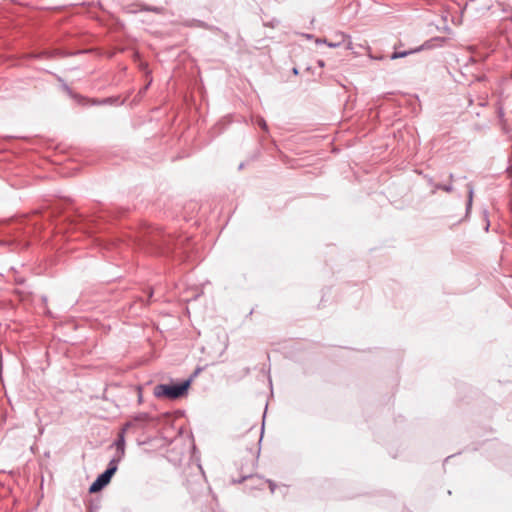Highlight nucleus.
<instances>
[{
  "mask_svg": "<svg viewBox=\"0 0 512 512\" xmlns=\"http://www.w3.org/2000/svg\"><path fill=\"white\" fill-rule=\"evenodd\" d=\"M190 384L191 379L175 385L159 384L154 388V395L158 398L177 399L186 394Z\"/></svg>",
  "mask_w": 512,
  "mask_h": 512,
  "instance_id": "obj_1",
  "label": "nucleus"
},
{
  "mask_svg": "<svg viewBox=\"0 0 512 512\" xmlns=\"http://www.w3.org/2000/svg\"><path fill=\"white\" fill-rule=\"evenodd\" d=\"M120 459L113 458L109 464L107 469L100 474L97 479L91 484L89 488L90 493H96L103 489L111 480L112 476L115 474V472L118 469V463Z\"/></svg>",
  "mask_w": 512,
  "mask_h": 512,
  "instance_id": "obj_2",
  "label": "nucleus"
},
{
  "mask_svg": "<svg viewBox=\"0 0 512 512\" xmlns=\"http://www.w3.org/2000/svg\"><path fill=\"white\" fill-rule=\"evenodd\" d=\"M422 49H423V46H419V47H416L414 49H410V50H407V51H394L393 54L391 55V59L403 58V57H406V56H408L410 54L419 52Z\"/></svg>",
  "mask_w": 512,
  "mask_h": 512,
  "instance_id": "obj_3",
  "label": "nucleus"
},
{
  "mask_svg": "<svg viewBox=\"0 0 512 512\" xmlns=\"http://www.w3.org/2000/svg\"><path fill=\"white\" fill-rule=\"evenodd\" d=\"M251 479H256V481L259 483V486L260 487H263L268 484L269 486V489L271 491V493H274L275 492V489H276V484L271 481V480H264L263 478H261L260 476H252L250 477Z\"/></svg>",
  "mask_w": 512,
  "mask_h": 512,
  "instance_id": "obj_4",
  "label": "nucleus"
},
{
  "mask_svg": "<svg viewBox=\"0 0 512 512\" xmlns=\"http://www.w3.org/2000/svg\"><path fill=\"white\" fill-rule=\"evenodd\" d=\"M130 426H131V423H130V422H128V423H126V424H125V426H124V428H123L122 432L119 434V437H118V439H117V441H116V443H115V444H116V446H117V448L121 450L122 454L124 453V431H125L128 427H130Z\"/></svg>",
  "mask_w": 512,
  "mask_h": 512,
  "instance_id": "obj_5",
  "label": "nucleus"
},
{
  "mask_svg": "<svg viewBox=\"0 0 512 512\" xmlns=\"http://www.w3.org/2000/svg\"><path fill=\"white\" fill-rule=\"evenodd\" d=\"M140 11H147V12H153L156 14H160L162 12V8L157 6H150L146 4H139L138 5Z\"/></svg>",
  "mask_w": 512,
  "mask_h": 512,
  "instance_id": "obj_6",
  "label": "nucleus"
},
{
  "mask_svg": "<svg viewBox=\"0 0 512 512\" xmlns=\"http://www.w3.org/2000/svg\"><path fill=\"white\" fill-rule=\"evenodd\" d=\"M184 25L187 27H199V28H205V29L208 28V25L205 22H203L201 20H195V19L186 21Z\"/></svg>",
  "mask_w": 512,
  "mask_h": 512,
  "instance_id": "obj_7",
  "label": "nucleus"
},
{
  "mask_svg": "<svg viewBox=\"0 0 512 512\" xmlns=\"http://www.w3.org/2000/svg\"><path fill=\"white\" fill-rule=\"evenodd\" d=\"M253 475H244L242 476L240 479H238L236 482L237 483H242L246 480H250L253 482V484L250 486V488H258V489H263V487H260L259 486V483L256 481V479H251L250 477H252Z\"/></svg>",
  "mask_w": 512,
  "mask_h": 512,
  "instance_id": "obj_8",
  "label": "nucleus"
},
{
  "mask_svg": "<svg viewBox=\"0 0 512 512\" xmlns=\"http://www.w3.org/2000/svg\"><path fill=\"white\" fill-rule=\"evenodd\" d=\"M150 420V416L148 413H139L133 417V421L135 422H147Z\"/></svg>",
  "mask_w": 512,
  "mask_h": 512,
  "instance_id": "obj_9",
  "label": "nucleus"
},
{
  "mask_svg": "<svg viewBox=\"0 0 512 512\" xmlns=\"http://www.w3.org/2000/svg\"><path fill=\"white\" fill-rule=\"evenodd\" d=\"M467 188H468V203H467V207L469 208L472 205L474 189H473V185L472 184H468Z\"/></svg>",
  "mask_w": 512,
  "mask_h": 512,
  "instance_id": "obj_10",
  "label": "nucleus"
},
{
  "mask_svg": "<svg viewBox=\"0 0 512 512\" xmlns=\"http://www.w3.org/2000/svg\"><path fill=\"white\" fill-rule=\"evenodd\" d=\"M256 123L264 131L268 130L267 123H266V121L263 118H258Z\"/></svg>",
  "mask_w": 512,
  "mask_h": 512,
  "instance_id": "obj_11",
  "label": "nucleus"
},
{
  "mask_svg": "<svg viewBox=\"0 0 512 512\" xmlns=\"http://www.w3.org/2000/svg\"><path fill=\"white\" fill-rule=\"evenodd\" d=\"M441 190L447 193H451L454 190V188L452 183L449 182L448 184H443Z\"/></svg>",
  "mask_w": 512,
  "mask_h": 512,
  "instance_id": "obj_12",
  "label": "nucleus"
},
{
  "mask_svg": "<svg viewBox=\"0 0 512 512\" xmlns=\"http://www.w3.org/2000/svg\"><path fill=\"white\" fill-rule=\"evenodd\" d=\"M429 183L433 184L435 190H441V187L443 185V184H440V183H433L431 178L429 179Z\"/></svg>",
  "mask_w": 512,
  "mask_h": 512,
  "instance_id": "obj_13",
  "label": "nucleus"
},
{
  "mask_svg": "<svg viewBox=\"0 0 512 512\" xmlns=\"http://www.w3.org/2000/svg\"><path fill=\"white\" fill-rule=\"evenodd\" d=\"M200 371H201V368H200V367H198V368L194 371V373L191 375V377H190L189 379H191V380H192L194 377H196V376L200 373Z\"/></svg>",
  "mask_w": 512,
  "mask_h": 512,
  "instance_id": "obj_14",
  "label": "nucleus"
},
{
  "mask_svg": "<svg viewBox=\"0 0 512 512\" xmlns=\"http://www.w3.org/2000/svg\"><path fill=\"white\" fill-rule=\"evenodd\" d=\"M346 49H348V50L352 49V42L350 39L346 43Z\"/></svg>",
  "mask_w": 512,
  "mask_h": 512,
  "instance_id": "obj_15",
  "label": "nucleus"
},
{
  "mask_svg": "<svg viewBox=\"0 0 512 512\" xmlns=\"http://www.w3.org/2000/svg\"><path fill=\"white\" fill-rule=\"evenodd\" d=\"M329 47H338L340 45V42L337 43H327Z\"/></svg>",
  "mask_w": 512,
  "mask_h": 512,
  "instance_id": "obj_16",
  "label": "nucleus"
},
{
  "mask_svg": "<svg viewBox=\"0 0 512 512\" xmlns=\"http://www.w3.org/2000/svg\"><path fill=\"white\" fill-rule=\"evenodd\" d=\"M449 181H450V183H452L454 181V175L452 173H450V175H449Z\"/></svg>",
  "mask_w": 512,
  "mask_h": 512,
  "instance_id": "obj_17",
  "label": "nucleus"
}]
</instances>
